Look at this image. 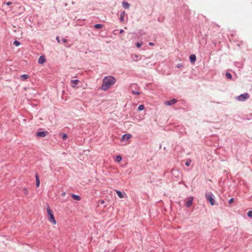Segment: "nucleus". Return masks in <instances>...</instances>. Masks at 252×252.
I'll use <instances>...</instances> for the list:
<instances>
[{
	"mask_svg": "<svg viewBox=\"0 0 252 252\" xmlns=\"http://www.w3.org/2000/svg\"><path fill=\"white\" fill-rule=\"evenodd\" d=\"M132 94H140V93L139 92H138V91L135 92L134 91H132Z\"/></svg>",
	"mask_w": 252,
	"mask_h": 252,
	"instance_id": "28",
	"label": "nucleus"
},
{
	"mask_svg": "<svg viewBox=\"0 0 252 252\" xmlns=\"http://www.w3.org/2000/svg\"><path fill=\"white\" fill-rule=\"evenodd\" d=\"M21 77L22 79L25 80L28 79L29 78V76L28 74H23L21 75Z\"/></svg>",
	"mask_w": 252,
	"mask_h": 252,
	"instance_id": "19",
	"label": "nucleus"
},
{
	"mask_svg": "<svg viewBox=\"0 0 252 252\" xmlns=\"http://www.w3.org/2000/svg\"><path fill=\"white\" fill-rule=\"evenodd\" d=\"M13 44L16 46H18L20 44V42L17 40H15L13 42Z\"/></svg>",
	"mask_w": 252,
	"mask_h": 252,
	"instance_id": "24",
	"label": "nucleus"
},
{
	"mask_svg": "<svg viewBox=\"0 0 252 252\" xmlns=\"http://www.w3.org/2000/svg\"><path fill=\"white\" fill-rule=\"evenodd\" d=\"M126 15L125 11H123L121 13L120 20L121 22H123L124 21V18Z\"/></svg>",
	"mask_w": 252,
	"mask_h": 252,
	"instance_id": "12",
	"label": "nucleus"
},
{
	"mask_svg": "<svg viewBox=\"0 0 252 252\" xmlns=\"http://www.w3.org/2000/svg\"><path fill=\"white\" fill-rule=\"evenodd\" d=\"M143 44V42H137L136 44V46L137 48H140Z\"/></svg>",
	"mask_w": 252,
	"mask_h": 252,
	"instance_id": "25",
	"label": "nucleus"
},
{
	"mask_svg": "<svg viewBox=\"0 0 252 252\" xmlns=\"http://www.w3.org/2000/svg\"><path fill=\"white\" fill-rule=\"evenodd\" d=\"M247 215L249 217H252V211H249L248 212Z\"/></svg>",
	"mask_w": 252,
	"mask_h": 252,
	"instance_id": "27",
	"label": "nucleus"
},
{
	"mask_svg": "<svg viewBox=\"0 0 252 252\" xmlns=\"http://www.w3.org/2000/svg\"><path fill=\"white\" fill-rule=\"evenodd\" d=\"M131 137V135L130 134H125L122 136V139L125 140H127Z\"/></svg>",
	"mask_w": 252,
	"mask_h": 252,
	"instance_id": "10",
	"label": "nucleus"
},
{
	"mask_svg": "<svg viewBox=\"0 0 252 252\" xmlns=\"http://www.w3.org/2000/svg\"><path fill=\"white\" fill-rule=\"evenodd\" d=\"M225 75H226V77L229 79L232 78V75L230 73L227 72L226 73Z\"/></svg>",
	"mask_w": 252,
	"mask_h": 252,
	"instance_id": "23",
	"label": "nucleus"
},
{
	"mask_svg": "<svg viewBox=\"0 0 252 252\" xmlns=\"http://www.w3.org/2000/svg\"><path fill=\"white\" fill-rule=\"evenodd\" d=\"M176 102H177L176 99L175 98H173L172 99L165 101L164 104L166 105L169 106V105H172L176 103Z\"/></svg>",
	"mask_w": 252,
	"mask_h": 252,
	"instance_id": "7",
	"label": "nucleus"
},
{
	"mask_svg": "<svg viewBox=\"0 0 252 252\" xmlns=\"http://www.w3.org/2000/svg\"><path fill=\"white\" fill-rule=\"evenodd\" d=\"M149 45H150V46H154V43H153V42H150L149 43Z\"/></svg>",
	"mask_w": 252,
	"mask_h": 252,
	"instance_id": "32",
	"label": "nucleus"
},
{
	"mask_svg": "<svg viewBox=\"0 0 252 252\" xmlns=\"http://www.w3.org/2000/svg\"><path fill=\"white\" fill-rule=\"evenodd\" d=\"M193 200V198L192 196H190L188 198V201L186 203V206L188 207H190L192 204Z\"/></svg>",
	"mask_w": 252,
	"mask_h": 252,
	"instance_id": "9",
	"label": "nucleus"
},
{
	"mask_svg": "<svg viewBox=\"0 0 252 252\" xmlns=\"http://www.w3.org/2000/svg\"><path fill=\"white\" fill-rule=\"evenodd\" d=\"M116 192L117 194L118 195V196H119V197L120 198H125V197H126V194L125 192L123 193V192H121L120 191L117 190H116Z\"/></svg>",
	"mask_w": 252,
	"mask_h": 252,
	"instance_id": "8",
	"label": "nucleus"
},
{
	"mask_svg": "<svg viewBox=\"0 0 252 252\" xmlns=\"http://www.w3.org/2000/svg\"><path fill=\"white\" fill-rule=\"evenodd\" d=\"M80 83L79 80H71L70 81L71 87L73 89H77V85Z\"/></svg>",
	"mask_w": 252,
	"mask_h": 252,
	"instance_id": "5",
	"label": "nucleus"
},
{
	"mask_svg": "<svg viewBox=\"0 0 252 252\" xmlns=\"http://www.w3.org/2000/svg\"><path fill=\"white\" fill-rule=\"evenodd\" d=\"M64 194H65V193H62V195H63V196L64 195Z\"/></svg>",
	"mask_w": 252,
	"mask_h": 252,
	"instance_id": "38",
	"label": "nucleus"
},
{
	"mask_svg": "<svg viewBox=\"0 0 252 252\" xmlns=\"http://www.w3.org/2000/svg\"><path fill=\"white\" fill-rule=\"evenodd\" d=\"M48 134L47 131H39L36 133V136L38 137H44L47 136Z\"/></svg>",
	"mask_w": 252,
	"mask_h": 252,
	"instance_id": "6",
	"label": "nucleus"
},
{
	"mask_svg": "<svg viewBox=\"0 0 252 252\" xmlns=\"http://www.w3.org/2000/svg\"><path fill=\"white\" fill-rule=\"evenodd\" d=\"M95 29H101L102 28V25L100 24H97L94 25Z\"/></svg>",
	"mask_w": 252,
	"mask_h": 252,
	"instance_id": "21",
	"label": "nucleus"
},
{
	"mask_svg": "<svg viewBox=\"0 0 252 252\" xmlns=\"http://www.w3.org/2000/svg\"><path fill=\"white\" fill-rule=\"evenodd\" d=\"M233 201H234V199H233V198H230V199L229 200L228 202H229V204H231V203H232V202H233Z\"/></svg>",
	"mask_w": 252,
	"mask_h": 252,
	"instance_id": "29",
	"label": "nucleus"
},
{
	"mask_svg": "<svg viewBox=\"0 0 252 252\" xmlns=\"http://www.w3.org/2000/svg\"><path fill=\"white\" fill-rule=\"evenodd\" d=\"M205 196L207 200L209 201L212 205H214L215 204V200L214 198V195L212 192H206Z\"/></svg>",
	"mask_w": 252,
	"mask_h": 252,
	"instance_id": "3",
	"label": "nucleus"
},
{
	"mask_svg": "<svg viewBox=\"0 0 252 252\" xmlns=\"http://www.w3.org/2000/svg\"><path fill=\"white\" fill-rule=\"evenodd\" d=\"M124 32V30H121L120 31V33H123Z\"/></svg>",
	"mask_w": 252,
	"mask_h": 252,
	"instance_id": "34",
	"label": "nucleus"
},
{
	"mask_svg": "<svg viewBox=\"0 0 252 252\" xmlns=\"http://www.w3.org/2000/svg\"><path fill=\"white\" fill-rule=\"evenodd\" d=\"M71 196L74 200L77 201H79L81 199L80 197L78 195L72 194Z\"/></svg>",
	"mask_w": 252,
	"mask_h": 252,
	"instance_id": "16",
	"label": "nucleus"
},
{
	"mask_svg": "<svg viewBox=\"0 0 252 252\" xmlns=\"http://www.w3.org/2000/svg\"><path fill=\"white\" fill-rule=\"evenodd\" d=\"M134 56L135 58H138V55H134Z\"/></svg>",
	"mask_w": 252,
	"mask_h": 252,
	"instance_id": "36",
	"label": "nucleus"
},
{
	"mask_svg": "<svg viewBox=\"0 0 252 252\" xmlns=\"http://www.w3.org/2000/svg\"><path fill=\"white\" fill-rule=\"evenodd\" d=\"M67 138V135L65 133H63L62 136V139L63 140H66Z\"/></svg>",
	"mask_w": 252,
	"mask_h": 252,
	"instance_id": "26",
	"label": "nucleus"
},
{
	"mask_svg": "<svg viewBox=\"0 0 252 252\" xmlns=\"http://www.w3.org/2000/svg\"><path fill=\"white\" fill-rule=\"evenodd\" d=\"M12 4V2L11 1H8L6 3V4L7 5H10Z\"/></svg>",
	"mask_w": 252,
	"mask_h": 252,
	"instance_id": "30",
	"label": "nucleus"
},
{
	"mask_svg": "<svg viewBox=\"0 0 252 252\" xmlns=\"http://www.w3.org/2000/svg\"><path fill=\"white\" fill-rule=\"evenodd\" d=\"M189 59L192 63H194L196 61V56L194 54L190 55Z\"/></svg>",
	"mask_w": 252,
	"mask_h": 252,
	"instance_id": "14",
	"label": "nucleus"
},
{
	"mask_svg": "<svg viewBox=\"0 0 252 252\" xmlns=\"http://www.w3.org/2000/svg\"><path fill=\"white\" fill-rule=\"evenodd\" d=\"M122 159V157L120 155L119 156H117L116 158H115V161L117 162H120Z\"/></svg>",
	"mask_w": 252,
	"mask_h": 252,
	"instance_id": "17",
	"label": "nucleus"
},
{
	"mask_svg": "<svg viewBox=\"0 0 252 252\" xmlns=\"http://www.w3.org/2000/svg\"><path fill=\"white\" fill-rule=\"evenodd\" d=\"M45 62V58L44 56H40L39 59H38V63H39V64H43V63H44Z\"/></svg>",
	"mask_w": 252,
	"mask_h": 252,
	"instance_id": "11",
	"label": "nucleus"
},
{
	"mask_svg": "<svg viewBox=\"0 0 252 252\" xmlns=\"http://www.w3.org/2000/svg\"><path fill=\"white\" fill-rule=\"evenodd\" d=\"M104 200H102V201H101V204L104 203Z\"/></svg>",
	"mask_w": 252,
	"mask_h": 252,
	"instance_id": "37",
	"label": "nucleus"
},
{
	"mask_svg": "<svg viewBox=\"0 0 252 252\" xmlns=\"http://www.w3.org/2000/svg\"><path fill=\"white\" fill-rule=\"evenodd\" d=\"M62 41L63 42L65 43L66 42V40L65 39H62Z\"/></svg>",
	"mask_w": 252,
	"mask_h": 252,
	"instance_id": "33",
	"label": "nucleus"
},
{
	"mask_svg": "<svg viewBox=\"0 0 252 252\" xmlns=\"http://www.w3.org/2000/svg\"><path fill=\"white\" fill-rule=\"evenodd\" d=\"M116 81L115 78L112 76L110 75L104 77L103 79L101 89L105 91L108 90L111 86L115 84Z\"/></svg>",
	"mask_w": 252,
	"mask_h": 252,
	"instance_id": "1",
	"label": "nucleus"
},
{
	"mask_svg": "<svg viewBox=\"0 0 252 252\" xmlns=\"http://www.w3.org/2000/svg\"><path fill=\"white\" fill-rule=\"evenodd\" d=\"M35 180H36V186L38 188L40 185V180L39 178L38 174L35 175Z\"/></svg>",
	"mask_w": 252,
	"mask_h": 252,
	"instance_id": "15",
	"label": "nucleus"
},
{
	"mask_svg": "<svg viewBox=\"0 0 252 252\" xmlns=\"http://www.w3.org/2000/svg\"><path fill=\"white\" fill-rule=\"evenodd\" d=\"M22 192L25 195H27L29 194V191L27 189L24 188L22 189Z\"/></svg>",
	"mask_w": 252,
	"mask_h": 252,
	"instance_id": "18",
	"label": "nucleus"
},
{
	"mask_svg": "<svg viewBox=\"0 0 252 252\" xmlns=\"http://www.w3.org/2000/svg\"><path fill=\"white\" fill-rule=\"evenodd\" d=\"M47 217L49 221L53 224H56V221L51 209L48 207L47 208Z\"/></svg>",
	"mask_w": 252,
	"mask_h": 252,
	"instance_id": "2",
	"label": "nucleus"
},
{
	"mask_svg": "<svg viewBox=\"0 0 252 252\" xmlns=\"http://www.w3.org/2000/svg\"><path fill=\"white\" fill-rule=\"evenodd\" d=\"M191 160H190V159H188V160L186 161V163H185V165H186V166H189V165H190V164H191Z\"/></svg>",
	"mask_w": 252,
	"mask_h": 252,
	"instance_id": "22",
	"label": "nucleus"
},
{
	"mask_svg": "<svg viewBox=\"0 0 252 252\" xmlns=\"http://www.w3.org/2000/svg\"><path fill=\"white\" fill-rule=\"evenodd\" d=\"M145 108V106L143 104H141L140 105H139L138 107V110L139 111H142V110H143Z\"/></svg>",
	"mask_w": 252,
	"mask_h": 252,
	"instance_id": "20",
	"label": "nucleus"
},
{
	"mask_svg": "<svg viewBox=\"0 0 252 252\" xmlns=\"http://www.w3.org/2000/svg\"><path fill=\"white\" fill-rule=\"evenodd\" d=\"M56 39L58 41V43H60V38L59 36H57Z\"/></svg>",
	"mask_w": 252,
	"mask_h": 252,
	"instance_id": "31",
	"label": "nucleus"
},
{
	"mask_svg": "<svg viewBox=\"0 0 252 252\" xmlns=\"http://www.w3.org/2000/svg\"><path fill=\"white\" fill-rule=\"evenodd\" d=\"M122 5H123V7L125 9H128V8H129V6H130L129 4L127 2H126L125 1H123Z\"/></svg>",
	"mask_w": 252,
	"mask_h": 252,
	"instance_id": "13",
	"label": "nucleus"
},
{
	"mask_svg": "<svg viewBox=\"0 0 252 252\" xmlns=\"http://www.w3.org/2000/svg\"><path fill=\"white\" fill-rule=\"evenodd\" d=\"M177 67L180 68L181 66V64H177Z\"/></svg>",
	"mask_w": 252,
	"mask_h": 252,
	"instance_id": "35",
	"label": "nucleus"
},
{
	"mask_svg": "<svg viewBox=\"0 0 252 252\" xmlns=\"http://www.w3.org/2000/svg\"><path fill=\"white\" fill-rule=\"evenodd\" d=\"M250 97V95L248 93L241 94L237 97V99L240 101H244Z\"/></svg>",
	"mask_w": 252,
	"mask_h": 252,
	"instance_id": "4",
	"label": "nucleus"
}]
</instances>
